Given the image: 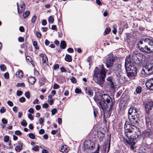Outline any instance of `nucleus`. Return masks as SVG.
<instances>
[{"instance_id":"a18cd8bd","label":"nucleus","mask_w":153,"mask_h":153,"mask_svg":"<svg viewBox=\"0 0 153 153\" xmlns=\"http://www.w3.org/2000/svg\"><path fill=\"white\" fill-rule=\"evenodd\" d=\"M18 108L16 106H14L13 107V109L14 112L16 113L18 110Z\"/></svg>"},{"instance_id":"0eeeda50","label":"nucleus","mask_w":153,"mask_h":153,"mask_svg":"<svg viewBox=\"0 0 153 153\" xmlns=\"http://www.w3.org/2000/svg\"><path fill=\"white\" fill-rule=\"evenodd\" d=\"M128 118L130 123L134 125L137 124V121L138 120L137 113L135 114L133 113L132 115H129L128 116Z\"/></svg>"},{"instance_id":"423d86ee","label":"nucleus","mask_w":153,"mask_h":153,"mask_svg":"<svg viewBox=\"0 0 153 153\" xmlns=\"http://www.w3.org/2000/svg\"><path fill=\"white\" fill-rule=\"evenodd\" d=\"M95 146L94 142L91 140H86L83 144V149L84 150H93Z\"/></svg>"},{"instance_id":"39448f33","label":"nucleus","mask_w":153,"mask_h":153,"mask_svg":"<svg viewBox=\"0 0 153 153\" xmlns=\"http://www.w3.org/2000/svg\"><path fill=\"white\" fill-rule=\"evenodd\" d=\"M144 42H147L150 47L145 45L144 47H141L140 51L143 52H145L150 53L153 52V40L149 38H146L143 39Z\"/></svg>"},{"instance_id":"4be33fe9","label":"nucleus","mask_w":153,"mask_h":153,"mask_svg":"<svg viewBox=\"0 0 153 153\" xmlns=\"http://www.w3.org/2000/svg\"><path fill=\"white\" fill-rule=\"evenodd\" d=\"M23 72L21 70L17 71L16 74V75L17 77L20 78H22L23 76Z\"/></svg>"},{"instance_id":"4c0bfd02","label":"nucleus","mask_w":153,"mask_h":153,"mask_svg":"<svg viewBox=\"0 0 153 153\" xmlns=\"http://www.w3.org/2000/svg\"><path fill=\"white\" fill-rule=\"evenodd\" d=\"M9 138L7 136H5L4 138V141L5 142H7L8 141Z\"/></svg>"},{"instance_id":"f704fd0d","label":"nucleus","mask_w":153,"mask_h":153,"mask_svg":"<svg viewBox=\"0 0 153 153\" xmlns=\"http://www.w3.org/2000/svg\"><path fill=\"white\" fill-rule=\"evenodd\" d=\"M25 97L28 99H29L30 97V94L29 91L26 92L25 94Z\"/></svg>"},{"instance_id":"13d9d810","label":"nucleus","mask_w":153,"mask_h":153,"mask_svg":"<svg viewBox=\"0 0 153 153\" xmlns=\"http://www.w3.org/2000/svg\"><path fill=\"white\" fill-rule=\"evenodd\" d=\"M26 59L30 62H31L32 61V58L29 56H27L26 57Z\"/></svg>"},{"instance_id":"8fccbe9b","label":"nucleus","mask_w":153,"mask_h":153,"mask_svg":"<svg viewBox=\"0 0 153 153\" xmlns=\"http://www.w3.org/2000/svg\"><path fill=\"white\" fill-rule=\"evenodd\" d=\"M7 103L10 106H13V103L10 101H8Z\"/></svg>"},{"instance_id":"6e6d98bb","label":"nucleus","mask_w":153,"mask_h":153,"mask_svg":"<svg viewBox=\"0 0 153 153\" xmlns=\"http://www.w3.org/2000/svg\"><path fill=\"white\" fill-rule=\"evenodd\" d=\"M2 123L5 124H7V121L4 118H3L1 120Z\"/></svg>"},{"instance_id":"4d7b16f0","label":"nucleus","mask_w":153,"mask_h":153,"mask_svg":"<svg viewBox=\"0 0 153 153\" xmlns=\"http://www.w3.org/2000/svg\"><path fill=\"white\" fill-rule=\"evenodd\" d=\"M49 107L48 104L47 103L44 104L42 105V107L43 108H47Z\"/></svg>"},{"instance_id":"a19ab883","label":"nucleus","mask_w":153,"mask_h":153,"mask_svg":"<svg viewBox=\"0 0 153 153\" xmlns=\"http://www.w3.org/2000/svg\"><path fill=\"white\" fill-rule=\"evenodd\" d=\"M57 109L56 108H54L51 110L52 114L53 115L55 114L57 112Z\"/></svg>"},{"instance_id":"6e6552de","label":"nucleus","mask_w":153,"mask_h":153,"mask_svg":"<svg viewBox=\"0 0 153 153\" xmlns=\"http://www.w3.org/2000/svg\"><path fill=\"white\" fill-rule=\"evenodd\" d=\"M17 5L18 13H22L24 11L25 7L23 2L20 1V3H17Z\"/></svg>"},{"instance_id":"ddd939ff","label":"nucleus","mask_w":153,"mask_h":153,"mask_svg":"<svg viewBox=\"0 0 153 153\" xmlns=\"http://www.w3.org/2000/svg\"><path fill=\"white\" fill-rule=\"evenodd\" d=\"M146 87L149 89L153 90V78H151L146 82Z\"/></svg>"},{"instance_id":"680f3d73","label":"nucleus","mask_w":153,"mask_h":153,"mask_svg":"<svg viewBox=\"0 0 153 153\" xmlns=\"http://www.w3.org/2000/svg\"><path fill=\"white\" fill-rule=\"evenodd\" d=\"M58 131V130H52L51 131V134L53 135L55 134Z\"/></svg>"},{"instance_id":"c756f323","label":"nucleus","mask_w":153,"mask_h":153,"mask_svg":"<svg viewBox=\"0 0 153 153\" xmlns=\"http://www.w3.org/2000/svg\"><path fill=\"white\" fill-rule=\"evenodd\" d=\"M28 136L31 139H35V136L34 134L32 133H30L28 134Z\"/></svg>"},{"instance_id":"9d476101","label":"nucleus","mask_w":153,"mask_h":153,"mask_svg":"<svg viewBox=\"0 0 153 153\" xmlns=\"http://www.w3.org/2000/svg\"><path fill=\"white\" fill-rule=\"evenodd\" d=\"M145 68L149 72L150 74L153 73V63H148L144 66Z\"/></svg>"},{"instance_id":"f8f14e48","label":"nucleus","mask_w":153,"mask_h":153,"mask_svg":"<svg viewBox=\"0 0 153 153\" xmlns=\"http://www.w3.org/2000/svg\"><path fill=\"white\" fill-rule=\"evenodd\" d=\"M153 106V102L150 100L148 102H146L145 106V109L147 113L149 112L151 110Z\"/></svg>"},{"instance_id":"603ef678","label":"nucleus","mask_w":153,"mask_h":153,"mask_svg":"<svg viewBox=\"0 0 153 153\" xmlns=\"http://www.w3.org/2000/svg\"><path fill=\"white\" fill-rule=\"evenodd\" d=\"M4 76L5 78L8 79L9 77V75L8 73L6 72L4 74Z\"/></svg>"},{"instance_id":"393cba45","label":"nucleus","mask_w":153,"mask_h":153,"mask_svg":"<svg viewBox=\"0 0 153 153\" xmlns=\"http://www.w3.org/2000/svg\"><path fill=\"white\" fill-rule=\"evenodd\" d=\"M66 44L65 41H61L60 47L62 49H64L65 48Z\"/></svg>"},{"instance_id":"58836bf2","label":"nucleus","mask_w":153,"mask_h":153,"mask_svg":"<svg viewBox=\"0 0 153 153\" xmlns=\"http://www.w3.org/2000/svg\"><path fill=\"white\" fill-rule=\"evenodd\" d=\"M16 86L18 87H23L25 86V85L24 83H18L17 84Z\"/></svg>"},{"instance_id":"2eb2a0df","label":"nucleus","mask_w":153,"mask_h":153,"mask_svg":"<svg viewBox=\"0 0 153 153\" xmlns=\"http://www.w3.org/2000/svg\"><path fill=\"white\" fill-rule=\"evenodd\" d=\"M39 56L42 58V63L43 64H45L48 65V58L46 55L41 53L39 55Z\"/></svg>"},{"instance_id":"7c9ffc66","label":"nucleus","mask_w":153,"mask_h":153,"mask_svg":"<svg viewBox=\"0 0 153 153\" xmlns=\"http://www.w3.org/2000/svg\"><path fill=\"white\" fill-rule=\"evenodd\" d=\"M0 68L2 71H4L6 69V68L4 65H1L0 66Z\"/></svg>"},{"instance_id":"052dcab7","label":"nucleus","mask_w":153,"mask_h":153,"mask_svg":"<svg viewBox=\"0 0 153 153\" xmlns=\"http://www.w3.org/2000/svg\"><path fill=\"white\" fill-rule=\"evenodd\" d=\"M28 117L31 120H33V117L32 115L31 114H28Z\"/></svg>"},{"instance_id":"412c9836","label":"nucleus","mask_w":153,"mask_h":153,"mask_svg":"<svg viewBox=\"0 0 153 153\" xmlns=\"http://www.w3.org/2000/svg\"><path fill=\"white\" fill-rule=\"evenodd\" d=\"M133 113H137L136 109L134 108H130L128 110V114L129 115H132Z\"/></svg>"},{"instance_id":"4468645a","label":"nucleus","mask_w":153,"mask_h":153,"mask_svg":"<svg viewBox=\"0 0 153 153\" xmlns=\"http://www.w3.org/2000/svg\"><path fill=\"white\" fill-rule=\"evenodd\" d=\"M146 87L149 89L153 90V78H151L146 82Z\"/></svg>"},{"instance_id":"0e129e2a","label":"nucleus","mask_w":153,"mask_h":153,"mask_svg":"<svg viewBox=\"0 0 153 153\" xmlns=\"http://www.w3.org/2000/svg\"><path fill=\"white\" fill-rule=\"evenodd\" d=\"M47 24V21L45 20H43L42 22V24L45 26Z\"/></svg>"},{"instance_id":"bf43d9fd","label":"nucleus","mask_w":153,"mask_h":153,"mask_svg":"<svg viewBox=\"0 0 153 153\" xmlns=\"http://www.w3.org/2000/svg\"><path fill=\"white\" fill-rule=\"evenodd\" d=\"M67 51L69 53H72L74 52L73 49L71 48H69L68 49Z\"/></svg>"},{"instance_id":"cd10ccee","label":"nucleus","mask_w":153,"mask_h":153,"mask_svg":"<svg viewBox=\"0 0 153 153\" xmlns=\"http://www.w3.org/2000/svg\"><path fill=\"white\" fill-rule=\"evenodd\" d=\"M48 22L51 24H52L54 22V19L53 16H50L48 19Z\"/></svg>"},{"instance_id":"6ab92c4d","label":"nucleus","mask_w":153,"mask_h":153,"mask_svg":"<svg viewBox=\"0 0 153 153\" xmlns=\"http://www.w3.org/2000/svg\"><path fill=\"white\" fill-rule=\"evenodd\" d=\"M85 90L86 94H88L91 96H92L93 95V91L90 88L85 87Z\"/></svg>"},{"instance_id":"f3484780","label":"nucleus","mask_w":153,"mask_h":153,"mask_svg":"<svg viewBox=\"0 0 153 153\" xmlns=\"http://www.w3.org/2000/svg\"><path fill=\"white\" fill-rule=\"evenodd\" d=\"M23 144L21 142L19 141L18 145L16 146L15 148V150L17 152H20L23 148Z\"/></svg>"},{"instance_id":"f257e3e1","label":"nucleus","mask_w":153,"mask_h":153,"mask_svg":"<svg viewBox=\"0 0 153 153\" xmlns=\"http://www.w3.org/2000/svg\"><path fill=\"white\" fill-rule=\"evenodd\" d=\"M125 134L126 136L128 138V140L124 139L123 141L131 149L134 150L136 147L135 146V140L133 138L129 139L132 135L133 132H136L138 130V128L135 125L132 124H128V122H126L124 126Z\"/></svg>"},{"instance_id":"774afa93","label":"nucleus","mask_w":153,"mask_h":153,"mask_svg":"<svg viewBox=\"0 0 153 153\" xmlns=\"http://www.w3.org/2000/svg\"><path fill=\"white\" fill-rule=\"evenodd\" d=\"M99 149H100V146H99V145H98L97 146V149L96 151L92 153H98L99 152Z\"/></svg>"},{"instance_id":"72a5a7b5","label":"nucleus","mask_w":153,"mask_h":153,"mask_svg":"<svg viewBox=\"0 0 153 153\" xmlns=\"http://www.w3.org/2000/svg\"><path fill=\"white\" fill-rule=\"evenodd\" d=\"M37 19V16L36 15H34L33 17L32 18L31 20V22L32 23H34L35 22L36 20Z\"/></svg>"},{"instance_id":"c9c22d12","label":"nucleus","mask_w":153,"mask_h":153,"mask_svg":"<svg viewBox=\"0 0 153 153\" xmlns=\"http://www.w3.org/2000/svg\"><path fill=\"white\" fill-rule=\"evenodd\" d=\"M6 111L5 108L4 107H2L0 109V112L1 113H3Z\"/></svg>"},{"instance_id":"f03ea898","label":"nucleus","mask_w":153,"mask_h":153,"mask_svg":"<svg viewBox=\"0 0 153 153\" xmlns=\"http://www.w3.org/2000/svg\"><path fill=\"white\" fill-rule=\"evenodd\" d=\"M94 99L99 107L104 111L108 112L112 108V99L108 94H104L99 95L95 97Z\"/></svg>"},{"instance_id":"e2e57ef3","label":"nucleus","mask_w":153,"mask_h":153,"mask_svg":"<svg viewBox=\"0 0 153 153\" xmlns=\"http://www.w3.org/2000/svg\"><path fill=\"white\" fill-rule=\"evenodd\" d=\"M53 99H51V100H48V102L50 105H52L53 102Z\"/></svg>"},{"instance_id":"69168bd1","label":"nucleus","mask_w":153,"mask_h":153,"mask_svg":"<svg viewBox=\"0 0 153 153\" xmlns=\"http://www.w3.org/2000/svg\"><path fill=\"white\" fill-rule=\"evenodd\" d=\"M45 45H46L48 46L50 42L47 39H46L45 41Z\"/></svg>"},{"instance_id":"2f4dec72","label":"nucleus","mask_w":153,"mask_h":153,"mask_svg":"<svg viewBox=\"0 0 153 153\" xmlns=\"http://www.w3.org/2000/svg\"><path fill=\"white\" fill-rule=\"evenodd\" d=\"M21 124L24 126H27V123L25 120H23L21 122Z\"/></svg>"},{"instance_id":"473e14b6","label":"nucleus","mask_w":153,"mask_h":153,"mask_svg":"<svg viewBox=\"0 0 153 153\" xmlns=\"http://www.w3.org/2000/svg\"><path fill=\"white\" fill-rule=\"evenodd\" d=\"M33 44L36 49V50H38L39 49V47L37 46V42L36 41H34L33 42Z\"/></svg>"},{"instance_id":"338daca9","label":"nucleus","mask_w":153,"mask_h":153,"mask_svg":"<svg viewBox=\"0 0 153 153\" xmlns=\"http://www.w3.org/2000/svg\"><path fill=\"white\" fill-rule=\"evenodd\" d=\"M24 40V39L23 37H20L19 38V41L20 42H23Z\"/></svg>"},{"instance_id":"9b49d317","label":"nucleus","mask_w":153,"mask_h":153,"mask_svg":"<svg viewBox=\"0 0 153 153\" xmlns=\"http://www.w3.org/2000/svg\"><path fill=\"white\" fill-rule=\"evenodd\" d=\"M114 59L112 56H110L107 58L106 61V65L107 68L112 66L114 63Z\"/></svg>"},{"instance_id":"aec40b11","label":"nucleus","mask_w":153,"mask_h":153,"mask_svg":"<svg viewBox=\"0 0 153 153\" xmlns=\"http://www.w3.org/2000/svg\"><path fill=\"white\" fill-rule=\"evenodd\" d=\"M59 151L62 152H68L67 147L66 145L62 146L59 149Z\"/></svg>"},{"instance_id":"ea45409f","label":"nucleus","mask_w":153,"mask_h":153,"mask_svg":"<svg viewBox=\"0 0 153 153\" xmlns=\"http://www.w3.org/2000/svg\"><path fill=\"white\" fill-rule=\"evenodd\" d=\"M71 82L74 83H75L76 82V80L74 77H72L71 79Z\"/></svg>"},{"instance_id":"3c124183","label":"nucleus","mask_w":153,"mask_h":153,"mask_svg":"<svg viewBox=\"0 0 153 153\" xmlns=\"http://www.w3.org/2000/svg\"><path fill=\"white\" fill-rule=\"evenodd\" d=\"M75 92L76 93L79 94L81 92V91L80 89H79L78 88H76L75 90Z\"/></svg>"},{"instance_id":"37998d69","label":"nucleus","mask_w":153,"mask_h":153,"mask_svg":"<svg viewBox=\"0 0 153 153\" xmlns=\"http://www.w3.org/2000/svg\"><path fill=\"white\" fill-rule=\"evenodd\" d=\"M15 133L17 135H21L22 134L21 132L19 130H17L15 131Z\"/></svg>"},{"instance_id":"bb28decb","label":"nucleus","mask_w":153,"mask_h":153,"mask_svg":"<svg viewBox=\"0 0 153 153\" xmlns=\"http://www.w3.org/2000/svg\"><path fill=\"white\" fill-rule=\"evenodd\" d=\"M142 91V88L140 86L137 87L136 89V94H139L141 93Z\"/></svg>"},{"instance_id":"c03bdc74","label":"nucleus","mask_w":153,"mask_h":153,"mask_svg":"<svg viewBox=\"0 0 153 153\" xmlns=\"http://www.w3.org/2000/svg\"><path fill=\"white\" fill-rule=\"evenodd\" d=\"M59 85L56 83H55L53 86V88L54 89H57L59 88Z\"/></svg>"},{"instance_id":"e433bc0d","label":"nucleus","mask_w":153,"mask_h":153,"mask_svg":"<svg viewBox=\"0 0 153 153\" xmlns=\"http://www.w3.org/2000/svg\"><path fill=\"white\" fill-rule=\"evenodd\" d=\"M143 39L142 40L140 41L138 43V48L140 49V50L141 47V46H140V45H142V44H143ZM144 39V40L145 39Z\"/></svg>"},{"instance_id":"dca6fc26","label":"nucleus","mask_w":153,"mask_h":153,"mask_svg":"<svg viewBox=\"0 0 153 153\" xmlns=\"http://www.w3.org/2000/svg\"><path fill=\"white\" fill-rule=\"evenodd\" d=\"M150 74L149 72L145 68V67L141 69L140 71V75L141 76L144 77Z\"/></svg>"},{"instance_id":"864d4df0","label":"nucleus","mask_w":153,"mask_h":153,"mask_svg":"<svg viewBox=\"0 0 153 153\" xmlns=\"http://www.w3.org/2000/svg\"><path fill=\"white\" fill-rule=\"evenodd\" d=\"M37 36L39 38H40L41 37V34L38 31H36V32Z\"/></svg>"},{"instance_id":"a878e982","label":"nucleus","mask_w":153,"mask_h":153,"mask_svg":"<svg viewBox=\"0 0 153 153\" xmlns=\"http://www.w3.org/2000/svg\"><path fill=\"white\" fill-rule=\"evenodd\" d=\"M30 14V12L28 11H27L24 12L23 14V16L24 19L27 18V17Z\"/></svg>"},{"instance_id":"09e8293b","label":"nucleus","mask_w":153,"mask_h":153,"mask_svg":"<svg viewBox=\"0 0 153 153\" xmlns=\"http://www.w3.org/2000/svg\"><path fill=\"white\" fill-rule=\"evenodd\" d=\"M16 93L18 96H20L22 94L23 92L21 91H17Z\"/></svg>"},{"instance_id":"b1692460","label":"nucleus","mask_w":153,"mask_h":153,"mask_svg":"<svg viewBox=\"0 0 153 153\" xmlns=\"http://www.w3.org/2000/svg\"><path fill=\"white\" fill-rule=\"evenodd\" d=\"M65 60L68 62H71L72 60L71 56L68 54H67L65 58Z\"/></svg>"},{"instance_id":"79ce46f5","label":"nucleus","mask_w":153,"mask_h":153,"mask_svg":"<svg viewBox=\"0 0 153 153\" xmlns=\"http://www.w3.org/2000/svg\"><path fill=\"white\" fill-rule=\"evenodd\" d=\"M19 101L21 102H23L25 101V99L24 97H22L19 99Z\"/></svg>"},{"instance_id":"49530a36","label":"nucleus","mask_w":153,"mask_h":153,"mask_svg":"<svg viewBox=\"0 0 153 153\" xmlns=\"http://www.w3.org/2000/svg\"><path fill=\"white\" fill-rule=\"evenodd\" d=\"M32 149L35 151H37L39 150V146H34L32 148Z\"/></svg>"},{"instance_id":"c85d7f7f","label":"nucleus","mask_w":153,"mask_h":153,"mask_svg":"<svg viewBox=\"0 0 153 153\" xmlns=\"http://www.w3.org/2000/svg\"><path fill=\"white\" fill-rule=\"evenodd\" d=\"M110 28L109 27L107 28L105 30L104 33V35H106L110 31Z\"/></svg>"},{"instance_id":"5701e85b","label":"nucleus","mask_w":153,"mask_h":153,"mask_svg":"<svg viewBox=\"0 0 153 153\" xmlns=\"http://www.w3.org/2000/svg\"><path fill=\"white\" fill-rule=\"evenodd\" d=\"M28 81L31 84H33L35 83L36 80L34 77H29Z\"/></svg>"},{"instance_id":"a211bd4d","label":"nucleus","mask_w":153,"mask_h":153,"mask_svg":"<svg viewBox=\"0 0 153 153\" xmlns=\"http://www.w3.org/2000/svg\"><path fill=\"white\" fill-rule=\"evenodd\" d=\"M112 79V77L111 76L108 77L107 79V81L109 82L108 84L111 88H113L114 86Z\"/></svg>"},{"instance_id":"20e7f679","label":"nucleus","mask_w":153,"mask_h":153,"mask_svg":"<svg viewBox=\"0 0 153 153\" xmlns=\"http://www.w3.org/2000/svg\"><path fill=\"white\" fill-rule=\"evenodd\" d=\"M134 62H131V56L128 55L126 56L125 62V68L127 72L128 77L130 79H134L137 75V69Z\"/></svg>"},{"instance_id":"5fc2aeb1","label":"nucleus","mask_w":153,"mask_h":153,"mask_svg":"<svg viewBox=\"0 0 153 153\" xmlns=\"http://www.w3.org/2000/svg\"><path fill=\"white\" fill-rule=\"evenodd\" d=\"M43 120H44V118H39V123L42 125V124L43 123Z\"/></svg>"},{"instance_id":"7ed1b4c3","label":"nucleus","mask_w":153,"mask_h":153,"mask_svg":"<svg viewBox=\"0 0 153 153\" xmlns=\"http://www.w3.org/2000/svg\"><path fill=\"white\" fill-rule=\"evenodd\" d=\"M107 70L103 65L96 67L94 71L93 79L95 82L101 87H102L105 81Z\"/></svg>"},{"instance_id":"de8ad7c7","label":"nucleus","mask_w":153,"mask_h":153,"mask_svg":"<svg viewBox=\"0 0 153 153\" xmlns=\"http://www.w3.org/2000/svg\"><path fill=\"white\" fill-rule=\"evenodd\" d=\"M116 27H117V26L115 25H114L113 27H114V29L113 30V32L115 34H116L117 32V29Z\"/></svg>"},{"instance_id":"1a4fd4ad","label":"nucleus","mask_w":153,"mask_h":153,"mask_svg":"<svg viewBox=\"0 0 153 153\" xmlns=\"http://www.w3.org/2000/svg\"><path fill=\"white\" fill-rule=\"evenodd\" d=\"M103 149L105 152L108 153L109 150L110 146V139H107L105 142Z\"/></svg>"}]
</instances>
